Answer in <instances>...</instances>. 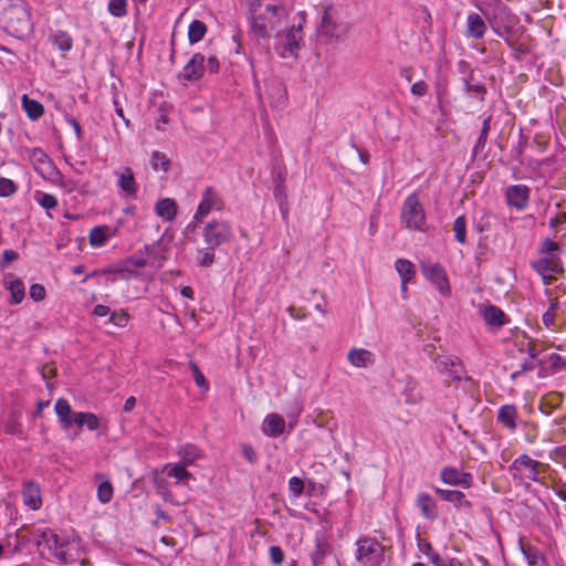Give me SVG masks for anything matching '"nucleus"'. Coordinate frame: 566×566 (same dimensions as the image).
<instances>
[{
    "label": "nucleus",
    "mask_w": 566,
    "mask_h": 566,
    "mask_svg": "<svg viewBox=\"0 0 566 566\" xmlns=\"http://www.w3.org/2000/svg\"><path fill=\"white\" fill-rule=\"evenodd\" d=\"M286 10L279 3L252 4L250 18V32L258 40L279 38L283 30Z\"/></svg>",
    "instance_id": "obj_1"
},
{
    "label": "nucleus",
    "mask_w": 566,
    "mask_h": 566,
    "mask_svg": "<svg viewBox=\"0 0 566 566\" xmlns=\"http://www.w3.org/2000/svg\"><path fill=\"white\" fill-rule=\"evenodd\" d=\"M562 247L549 238L543 239L537 247L538 258L530 266L542 277L545 285L552 284L554 276L564 272L560 255Z\"/></svg>",
    "instance_id": "obj_2"
},
{
    "label": "nucleus",
    "mask_w": 566,
    "mask_h": 566,
    "mask_svg": "<svg viewBox=\"0 0 566 566\" xmlns=\"http://www.w3.org/2000/svg\"><path fill=\"white\" fill-rule=\"evenodd\" d=\"M3 23L4 30L17 39H24L33 31V22L24 0H4Z\"/></svg>",
    "instance_id": "obj_3"
},
{
    "label": "nucleus",
    "mask_w": 566,
    "mask_h": 566,
    "mask_svg": "<svg viewBox=\"0 0 566 566\" xmlns=\"http://www.w3.org/2000/svg\"><path fill=\"white\" fill-rule=\"evenodd\" d=\"M355 547V560L359 566H382L386 547L376 537L360 536Z\"/></svg>",
    "instance_id": "obj_4"
},
{
    "label": "nucleus",
    "mask_w": 566,
    "mask_h": 566,
    "mask_svg": "<svg viewBox=\"0 0 566 566\" xmlns=\"http://www.w3.org/2000/svg\"><path fill=\"white\" fill-rule=\"evenodd\" d=\"M219 69L220 62L217 56L212 55L206 59L202 53H195L182 67L178 77L186 82H197L201 80L206 73H218Z\"/></svg>",
    "instance_id": "obj_5"
},
{
    "label": "nucleus",
    "mask_w": 566,
    "mask_h": 566,
    "mask_svg": "<svg viewBox=\"0 0 566 566\" xmlns=\"http://www.w3.org/2000/svg\"><path fill=\"white\" fill-rule=\"evenodd\" d=\"M401 223L409 230L424 232L427 230V219L424 209L416 192L409 195L401 207Z\"/></svg>",
    "instance_id": "obj_6"
},
{
    "label": "nucleus",
    "mask_w": 566,
    "mask_h": 566,
    "mask_svg": "<svg viewBox=\"0 0 566 566\" xmlns=\"http://www.w3.org/2000/svg\"><path fill=\"white\" fill-rule=\"evenodd\" d=\"M232 237V228L230 223L223 219H212L202 228L205 244L214 249L230 242Z\"/></svg>",
    "instance_id": "obj_7"
},
{
    "label": "nucleus",
    "mask_w": 566,
    "mask_h": 566,
    "mask_svg": "<svg viewBox=\"0 0 566 566\" xmlns=\"http://www.w3.org/2000/svg\"><path fill=\"white\" fill-rule=\"evenodd\" d=\"M224 209V200L221 193L213 187L209 186L202 191L201 200L197 207V210L192 217V221L189 227H196L202 222L212 211L220 212Z\"/></svg>",
    "instance_id": "obj_8"
},
{
    "label": "nucleus",
    "mask_w": 566,
    "mask_h": 566,
    "mask_svg": "<svg viewBox=\"0 0 566 566\" xmlns=\"http://www.w3.org/2000/svg\"><path fill=\"white\" fill-rule=\"evenodd\" d=\"M54 411L61 427L65 431H70L73 426H76L77 431L74 433V437L80 434L82 428L85 426V412L73 411L70 402L64 398H59L55 401Z\"/></svg>",
    "instance_id": "obj_9"
},
{
    "label": "nucleus",
    "mask_w": 566,
    "mask_h": 566,
    "mask_svg": "<svg viewBox=\"0 0 566 566\" xmlns=\"http://www.w3.org/2000/svg\"><path fill=\"white\" fill-rule=\"evenodd\" d=\"M25 151L34 170L43 179L54 181L56 178L61 177L60 170L42 148L33 147L25 149Z\"/></svg>",
    "instance_id": "obj_10"
},
{
    "label": "nucleus",
    "mask_w": 566,
    "mask_h": 566,
    "mask_svg": "<svg viewBox=\"0 0 566 566\" xmlns=\"http://www.w3.org/2000/svg\"><path fill=\"white\" fill-rule=\"evenodd\" d=\"M433 363L439 374L448 376L454 382H460L467 374L464 364L458 356L439 355L433 358Z\"/></svg>",
    "instance_id": "obj_11"
},
{
    "label": "nucleus",
    "mask_w": 566,
    "mask_h": 566,
    "mask_svg": "<svg viewBox=\"0 0 566 566\" xmlns=\"http://www.w3.org/2000/svg\"><path fill=\"white\" fill-rule=\"evenodd\" d=\"M421 272L442 295H450L451 289L447 272L440 263H422Z\"/></svg>",
    "instance_id": "obj_12"
},
{
    "label": "nucleus",
    "mask_w": 566,
    "mask_h": 566,
    "mask_svg": "<svg viewBox=\"0 0 566 566\" xmlns=\"http://www.w3.org/2000/svg\"><path fill=\"white\" fill-rule=\"evenodd\" d=\"M531 197V189L526 185H512L505 190L506 203L515 208L517 211H523L527 208Z\"/></svg>",
    "instance_id": "obj_13"
},
{
    "label": "nucleus",
    "mask_w": 566,
    "mask_h": 566,
    "mask_svg": "<svg viewBox=\"0 0 566 566\" xmlns=\"http://www.w3.org/2000/svg\"><path fill=\"white\" fill-rule=\"evenodd\" d=\"M344 27L337 22L335 12L332 7H326L323 10L318 32L327 38H339L344 33Z\"/></svg>",
    "instance_id": "obj_14"
},
{
    "label": "nucleus",
    "mask_w": 566,
    "mask_h": 566,
    "mask_svg": "<svg viewBox=\"0 0 566 566\" xmlns=\"http://www.w3.org/2000/svg\"><path fill=\"white\" fill-rule=\"evenodd\" d=\"M440 479L443 483L468 489L472 484L471 473L463 472L454 467H444L440 471Z\"/></svg>",
    "instance_id": "obj_15"
},
{
    "label": "nucleus",
    "mask_w": 566,
    "mask_h": 566,
    "mask_svg": "<svg viewBox=\"0 0 566 566\" xmlns=\"http://www.w3.org/2000/svg\"><path fill=\"white\" fill-rule=\"evenodd\" d=\"M23 504L32 510L38 511L42 506V490L39 483L34 481H27L23 483L22 491Z\"/></svg>",
    "instance_id": "obj_16"
},
{
    "label": "nucleus",
    "mask_w": 566,
    "mask_h": 566,
    "mask_svg": "<svg viewBox=\"0 0 566 566\" xmlns=\"http://www.w3.org/2000/svg\"><path fill=\"white\" fill-rule=\"evenodd\" d=\"M538 462L536 460H533L527 454H522L517 457L512 464L510 465L509 470L512 473L513 478H517V472L520 470V467H523L526 469L527 473L525 474V478L528 480H532L534 482L538 481Z\"/></svg>",
    "instance_id": "obj_17"
},
{
    "label": "nucleus",
    "mask_w": 566,
    "mask_h": 566,
    "mask_svg": "<svg viewBox=\"0 0 566 566\" xmlns=\"http://www.w3.org/2000/svg\"><path fill=\"white\" fill-rule=\"evenodd\" d=\"M415 505L428 521H434L439 515L436 500L426 492H420L415 499Z\"/></svg>",
    "instance_id": "obj_18"
},
{
    "label": "nucleus",
    "mask_w": 566,
    "mask_h": 566,
    "mask_svg": "<svg viewBox=\"0 0 566 566\" xmlns=\"http://www.w3.org/2000/svg\"><path fill=\"white\" fill-rule=\"evenodd\" d=\"M117 175V186L119 189L130 198H135L138 191V186L135 180L133 170L129 167H123Z\"/></svg>",
    "instance_id": "obj_19"
},
{
    "label": "nucleus",
    "mask_w": 566,
    "mask_h": 566,
    "mask_svg": "<svg viewBox=\"0 0 566 566\" xmlns=\"http://www.w3.org/2000/svg\"><path fill=\"white\" fill-rule=\"evenodd\" d=\"M118 227L111 228L109 226H95L90 230L88 241L93 248H102L105 245L109 238L117 234Z\"/></svg>",
    "instance_id": "obj_20"
},
{
    "label": "nucleus",
    "mask_w": 566,
    "mask_h": 566,
    "mask_svg": "<svg viewBox=\"0 0 566 566\" xmlns=\"http://www.w3.org/2000/svg\"><path fill=\"white\" fill-rule=\"evenodd\" d=\"M488 30L484 19L475 12H470L467 18L465 35L470 39H482Z\"/></svg>",
    "instance_id": "obj_21"
},
{
    "label": "nucleus",
    "mask_w": 566,
    "mask_h": 566,
    "mask_svg": "<svg viewBox=\"0 0 566 566\" xmlns=\"http://www.w3.org/2000/svg\"><path fill=\"white\" fill-rule=\"evenodd\" d=\"M39 543H45L49 549L54 551V555L62 562H66V553L60 537L50 528H45L40 534Z\"/></svg>",
    "instance_id": "obj_22"
},
{
    "label": "nucleus",
    "mask_w": 566,
    "mask_h": 566,
    "mask_svg": "<svg viewBox=\"0 0 566 566\" xmlns=\"http://www.w3.org/2000/svg\"><path fill=\"white\" fill-rule=\"evenodd\" d=\"M518 412L515 405H503L499 408L496 420L510 431H515L517 428Z\"/></svg>",
    "instance_id": "obj_23"
},
{
    "label": "nucleus",
    "mask_w": 566,
    "mask_h": 566,
    "mask_svg": "<svg viewBox=\"0 0 566 566\" xmlns=\"http://www.w3.org/2000/svg\"><path fill=\"white\" fill-rule=\"evenodd\" d=\"M285 430V420L277 413L268 415L262 423V432L270 438L282 434Z\"/></svg>",
    "instance_id": "obj_24"
},
{
    "label": "nucleus",
    "mask_w": 566,
    "mask_h": 566,
    "mask_svg": "<svg viewBox=\"0 0 566 566\" xmlns=\"http://www.w3.org/2000/svg\"><path fill=\"white\" fill-rule=\"evenodd\" d=\"M177 454L180 458V462L187 467H191L197 460L205 457L203 450L193 443H184L178 447Z\"/></svg>",
    "instance_id": "obj_25"
},
{
    "label": "nucleus",
    "mask_w": 566,
    "mask_h": 566,
    "mask_svg": "<svg viewBox=\"0 0 566 566\" xmlns=\"http://www.w3.org/2000/svg\"><path fill=\"white\" fill-rule=\"evenodd\" d=\"M4 287L10 291L11 303L20 304L25 296V286L22 280L14 277L13 274H6L3 277Z\"/></svg>",
    "instance_id": "obj_26"
},
{
    "label": "nucleus",
    "mask_w": 566,
    "mask_h": 566,
    "mask_svg": "<svg viewBox=\"0 0 566 566\" xmlns=\"http://www.w3.org/2000/svg\"><path fill=\"white\" fill-rule=\"evenodd\" d=\"M434 492L440 496L441 500L454 504L457 507L472 509V503L467 500L463 492L458 490H444L440 488H433Z\"/></svg>",
    "instance_id": "obj_27"
},
{
    "label": "nucleus",
    "mask_w": 566,
    "mask_h": 566,
    "mask_svg": "<svg viewBox=\"0 0 566 566\" xmlns=\"http://www.w3.org/2000/svg\"><path fill=\"white\" fill-rule=\"evenodd\" d=\"M483 319L486 325L502 327L509 323L506 314L495 305H488L483 310Z\"/></svg>",
    "instance_id": "obj_28"
},
{
    "label": "nucleus",
    "mask_w": 566,
    "mask_h": 566,
    "mask_svg": "<svg viewBox=\"0 0 566 566\" xmlns=\"http://www.w3.org/2000/svg\"><path fill=\"white\" fill-rule=\"evenodd\" d=\"M347 358L349 363L358 368L367 367L373 365L375 361V355L364 348H353L349 350Z\"/></svg>",
    "instance_id": "obj_29"
},
{
    "label": "nucleus",
    "mask_w": 566,
    "mask_h": 566,
    "mask_svg": "<svg viewBox=\"0 0 566 566\" xmlns=\"http://www.w3.org/2000/svg\"><path fill=\"white\" fill-rule=\"evenodd\" d=\"M155 212L165 221H172L177 216L178 207L174 199L164 198L155 205Z\"/></svg>",
    "instance_id": "obj_30"
},
{
    "label": "nucleus",
    "mask_w": 566,
    "mask_h": 566,
    "mask_svg": "<svg viewBox=\"0 0 566 566\" xmlns=\"http://www.w3.org/2000/svg\"><path fill=\"white\" fill-rule=\"evenodd\" d=\"M94 481L98 482L97 485V500L102 504H107L112 501L114 495V488L111 481L105 480V475L103 473H96L94 475Z\"/></svg>",
    "instance_id": "obj_31"
},
{
    "label": "nucleus",
    "mask_w": 566,
    "mask_h": 566,
    "mask_svg": "<svg viewBox=\"0 0 566 566\" xmlns=\"http://www.w3.org/2000/svg\"><path fill=\"white\" fill-rule=\"evenodd\" d=\"M187 468L188 467L180 461L177 463H167L164 467V472H166L167 476L176 479V483L179 484L192 478V474Z\"/></svg>",
    "instance_id": "obj_32"
},
{
    "label": "nucleus",
    "mask_w": 566,
    "mask_h": 566,
    "mask_svg": "<svg viewBox=\"0 0 566 566\" xmlns=\"http://www.w3.org/2000/svg\"><path fill=\"white\" fill-rule=\"evenodd\" d=\"M331 554H332L331 544L322 537H316L315 549L311 554V559H312L313 566L323 565L324 559Z\"/></svg>",
    "instance_id": "obj_33"
},
{
    "label": "nucleus",
    "mask_w": 566,
    "mask_h": 566,
    "mask_svg": "<svg viewBox=\"0 0 566 566\" xmlns=\"http://www.w3.org/2000/svg\"><path fill=\"white\" fill-rule=\"evenodd\" d=\"M21 104L31 120H38L44 113L43 105L36 99L30 98L27 94L22 95Z\"/></svg>",
    "instance_id": "obj_34"
},
{
    "label": "nucleus",
    "mask_w": 566,
    "mask_h": 566,
    "mask_svg": "<svg viewBox=\"0 0 566 566\" xmlns=\"http://www.w3.org/2000/svg\"><path fill=\"white\" fill-rule=\"evenodd\" d=\"M520 547L530 566H543L545 564V557L537 547L523 545L522 541H520Z\"/></svg>",
    "instance_id": "obj_35"
},
{
    "label": "nucleus",
    "mask_w": 566,
    "mask_h": 566,
    "mask_svg": "<svg viewBox=\"0 0 566 566\" xmlns=\"http://www.w3.org/2000/svg\"><path fill=\"white\" fill-rule=\"evenodd\" d=\"M283 40L284 50L291 54L300 48V41L302 40L301 28L295 29L294 27L289 30L285 34H281L280 36Z\"/></svg>",
    "instance_id": "obj_36"
},
{
    "label": "nucleus",
    "mask_w": 566,
    "mask_h": 566,
    "mask_svg": "<svg viewBox=\"0 0 566 566\" xmlns=\"http://www.w3.org/2000/svg\"><path fill=\"white\" fill-rule=\"evenodd\" d=\"M492 31L504 40L509 46H515V40L512 39L513 28L511 25H501L495 18L488 17Z\"/></svg>",
    "instance_id": "obj_37"
},
{
    "label": "nucleus",
    "mask_w": 566,
    "mask_h": 566,
    "mask_svg": "<svg viewBox=\"0 0 566 566\" xmlns=\"http://www.w3.org/2000/svg\"><path fill=\"white\" fill-rule=\"evenodd\" d=\"M33 199L40 207H42L46 211L49 217H52L50 214V211L55 209L57 206V199L55 196L46 193L42 190H35L33 192Z\"/></svg>",
    "instance_id": "obj_38"
},
{
    "label": "nucleus",
    "mask_w": 566,
    "mask_h": 566,
    "mask_svg": "<svg viewBox=\"0 0 566 566\" xmlns=\"http://www.w3.org/2000/svg\"><path fill=\"white\" fill-rule=\"evenodd\" d=\"M217 249L211 248L209 245L197 248V256L196 263L200 268H210L216 261V251Z\"/></svg>",
    "instance_id": "obj_39"
},
{
    "label": "nucleus",
    "mask_w": 566,
    "mask_h": 566,
    "mask_svg": "<svg viewBox=\"0 0 566 566\" xmlns=\"http://www.w3.org/2000/svg\"><path fill=\"white\" fill-rule=\"evenodd\" d=\"M51 39L53 45L63 53L71 51L73 48V39L65 31H56L55 33L52 34Z\"/></svg>",
    "instance_id": "obj_40"
},
{
    "label": "nucleus",
    "mask_w": 566,
    "mask_h": 566,
    "mask_svg": "<svg viewBox=\"0 0 566 566\" xmlns=\"http://www.w3.org/2000/svg\"><path fill=\"white\" fill-rule=\"evenodd\" d=\"M491 120H492V116L489 115L488 117H485L483 119V123H482V128H481V132H480V135L473 146V149H472V154L473 156L475 157L480 151L483 150V148L485 147V144H486V139H488V136H489V133H490V129H491Z\"/></svg>",
    "instance_id": "obj_41"
},
{
    "label": "nucleus",
    "mask_w": 566,
    "mask_h": 566,
    "mask_svg": "<svg viewBox=\"0 0 566 566\" xmlns=\"http://www.w3.org/2000/svg\"><path fill=\"white\" fill-rule=\"evenodd\" d=\"M207 33V25L200 20H193L188 27V40L190 44L201 41Z\"/></svg>",
    "instance_id": "obj_42"
},
{
    "label": "nucleus",
    "mask_w": 566,
    "mask_h": 566,
    "mask_svg": "<svg viewBox=\"0 0 566 566\" xmlns=\"http://www.w3.org/2000/svg\"><path fill=\"white\" fill-rule=\"evenodd\" d=\"M395 269L401 281H410L416 274L415 265L407 259H398L395 262Z\"/></svg>",
    "instance_id": "obj_43"
},
{
    "label": "nucleus",
    "mask_w": 566,
    "mask_h": 566,
    "mask_svg": "<svg viewBox=\"0 0 566 566\" xmlns=\"http://www.w3.org/2000/svg\"><path fill=\"white\" fill-rule=\"evenodd\" d=\"M560 370H566V358L559 354L553 353L547 356L546 374H556Z\"/></svg>",
    "instance_id": "obj_44"
},
{
    "label": "nucleus",
    "mask_w": 566,
    "mask_h": 566,
    "mask_svg": "<svg viewBox=\"0 0 566 566\" xmlns=\"http://www.w3.org/2000/svg\"><path fill=\"white\" fill-rule=\"evenodd\" d=\"M150 165L155 171L167 172L170 167V161L164 153L154 151L151 154Z\"/></svg>",
    "instance_id": "obj_45"
},
{
    "label": "nucleus",
    "mask_w": 566,
    "mask_h": 566,
    "mask_svg": "<svg viewBox=\"0 0 566 566\" xmlns=\"http://www.w3.org/2000/svg\"><path fill=\"white\" fill-rule=\"evenodd\" d=\"M453 231L455 240L464 244L467 243V220L464 216L458 217L453 222Z\"/></svg>",
    "instance_id": "obj_46"
},
{
    "label": "nucleus",
    "mask_w": 566,
    "mask_h": 566,
    "mask_svg": "<svg viewBox=\"0 0 566 566\" xmlns=\"http://www.w3.org/2000/svg\"><path fill=\"white\" fill-rule=\"evenodd\" d=\"M464 87L467 93L479 97L480 99L484 98V95L486 94V88L483 84L480 82L474 83L472 81V77L470 80L464 78Z\"/></svg>",
    "instance_id": "obj_47"
},
{
    "label": "nucleus",
    "mask_w": 566,
    "mask_h": 566,
    "mask_svg": "<svg viewBox=\"0 0 566 566\" xmlns=\"http://www.w3.org/2000/svg\"><path fill=\"white\" fill-rule=\"evenodd\" d=\"M108 12L116 18L127 14V0H109Z\"/></svg>",
    "instance_id": "obj_48"
},
{
    "label": "nucleus",
    "mask_w": 566,
    "mask_h": 566,
    "mask_svg": "<svg viewBox=\"0 0 566 566\" xmlns=\"http://www.w3.org/2000/svg\"><path fill=\"white\" fill-rule=\"evenodd\" d=\"M403 395L406 396V401L408 403H416L420 399L419 392L417 391V384L410 377L407 378V384H406V387L403 390Z\"/></svg>",
    "instance_id": "obj_49"
},
{
    "label": "nucleus",
    "mask_w": 566,
    "mask_h": 566,
    "mask_svg": "<svg viewBox=\"0 0 566 566\" xmlns=\"http://www.w3.org/2000/svg\"><path fill=\"white\" fill-rule=\"evenodd\" d=\"M18 190L17 185L9 178L0 177V197H10Z\"/></svg>",
    "instance_id": "obj_50"
},
{
    "label": "nucleus",
    "mask_w": 566,
    "mask_h": 566,
    "mask_svg": "<svg viewBox=\"0 0 566 566\" xmlns=\"http://www.w3.org/2000/svg\"><path fill=\"white\" fill-rule=\"evenodd\" d=\"M289 490L294 496H300L304 491V483L302 479L292 476L289 480Z\"/></svg>",
    "instance_id": "obj_51"
},
{
    "label": "nucleus",
    "mask_w": 566,
    "mask_h": 566,
    "mask_svg": "<svg viewBox=\"0 0 566 566\" xmlns=\"http://www.w3.org/2000/svg\"><path fill=\"white\" fill-rule=\"evenodd\" d=\"M109 322L116 326L124 327L128 323V314L124 311L113 312Z\"/></svg>",
    "instance_id": "obj_52"
},
{
    "label": "nucleus",
    "mask_w": 566,
    "mask_h": 566,
    "mask_svg": "<svg viewBox=\"0 0 566 566\" xmlns=\"http://www.w3.org/2000/svg\"><path fill=\"white\" fill-rule=\"evenodd\" d=\"M85 426L90 431H95L99 428V418L93 412H85Z\"/></svg>",
    "instance_id": "obj_53"
},
{
    "label": "nucleus",
    "mask_w": 566,
    "mask_h": 566,
    "mask_svg": "<svg viewBox=\"0 0 566 566\" xmlns=\"http://www.w3.org/2000/svg\"><path fill=\"white\" fill-rule=\"evenodd\" d=\"M270 559L273 564L280 565L284 559V553L280 546H271L269 549Z\"/></svg>",
    "instance_id": "obj_54"
},
{
    "label": "nucleus",
    "mask_w": 566,
    "mask_h": 566,
    "mask_svg": "<svg viewBox=\"0 0 566 566\" xmlns=\"http://www.w3.org/2000/svg\"><path fill=\"white\" fill-rule=\"evenodd\" d=\"M30 296L35 302L42 301L45 297V289L41 284H32L30 286Z\"/></svg>",
    "instance_id": "obj_55"
},
{
    "label": "nucleus",
    "mask_w": 566,
    "mask_h": 566,
    "mask_svg": "<svg viewBox=\"0 0 566 566\" xmlns=\"http://www.w3.org/2000/svg\"><path fill=\"white\" fill-rule=\"evenodd\" d=\"M18 258H19L18 252H15L13 250H4V252L2 254V261L0 263V268L2 270H4L6 268L9 266V264L11 262L15 261Z\"/></svg>",
    "instance_id": "obj_56"
},
{
    "label": "nucleus",
    "mask_w": 566,
    "mask_h": 566,
    "mask_svg": "<svg viewBox=\"0 0 566 566\" xmlns=\"http://www.w3.org/2000/svg\"><path fill=\"white\" fill-rule=\"evenodd\" d=\"M241 452H242L243 458L249 463H255L256 462L258 454H256V452L254 451V449L250 444H243L242 449H241Z\"/></svg>",
    "instance_id": "obj_57"
},
{
    "label": "nucleus",
    "mask_w": 566,
    "mask_h": 566,
    "mask_svg": "<svg viewBox=\"0 0 566 566\" xmlns=\"http://www.w3.org/2000/svg\"><path fill=\"white\" fill-rule=\"evenodd\" d=\"M192 370H193V379H195V382L196 385L199 387V388H202V389H208V384H207V380L203 376V374L200 371V369L198 368L197 365H193L192 366Z\"/></svg>",
    "instance_id": "obj_58"
},
{
    "label": "nucleus",
    "mask_w": 566,
    "mask_h": 566,
    "mask_svg": "<svg viewBox=\"0 0 566 566\" xmlns=\"http://www.w3.org/2000/svg\"><path fill=\"white\" fill-rule=\"evenodd\" d=\"M412 95L417 97H422L428 93V85L423 81H419L412 84L411 86Z\"/></svg>",
    "instance_id": "obj_59"
},
{
    "label": "nucleus",
    "mask_w": 566,
    "mask_h": 566,
    "mask_svg": "<svg viewBox=\"0 0 566 566\" xmlns=\"http://www.w3.org/2000/svg\"><path fill=\"white\" fill-rule=\"evenodd\" d=\"M545 294L549 298V306L547 308L548 312L555 313L557 315L558 311L562 310L563 303L558 301V297H552L551 296V290L546 289Z\"/></svg>",
    "instance_id": "obj_60"
},
{
    "label": "nucleus",
    "mask_w": 566,
    "mask_h": 566,
    "mask_svg": "<svg viewBox=\"0 0 566 566\" xmlns=\"http://www.w3.org/2000/svg\"><path fill=\"white\" fill-rule=\"evenodd\" d=\"M6 432L9 434H20L22 432V424L15 419H10L6 423Z\"/></svg>",
    "instance_id": "obj_61"
},
{
    "label": "nucleus",
    "mask_w": 566,
    "mask_h": 566,
    "mask_svg": "<svg viewBox=\"0 0 566 566\" xmlns=\"http://www.w3.org/2000/svg\"><path fill=\"white\" fill-rule=\"evenodd\" d=\"M526 352L532 359H537L543 353V349L539 348L534 340H531L526 345Z\"/></svg>",
    "instance_id": "obj_62"
},
{
    "label": "nucleus",
    "mask_w": 566,
    "mask_h": 566,
    "mask_svg": "<svg viewBox=\"0 0 566 566\" xmlns=\"http://www.w3.org/2000/svg\"><path fill=\"white\" fill-rule=\"evenodd\" d=\"M66 123L74 129L77 140L82 139V127L80 123L72 116L65 117Z\"/></svg>",
    "instance_id": "obj_63"
},
{
    "label": "nucleus",
    "mask_w": 566,
    "mask_h": 566,
    "mask_svg": "<svg viewBox=\"0 0 566 566\" xmlns=\"http://www.w3.org/2000/svg\"><path fill=\"white\" fill-rule=\"evenodd\" d=\"M551 458H552L553 460L566 458V443H565V444H563V446H558V447H556V448L551 452Z\"/></svg>",
    "instance_id": "obj_64"
}]
</instances>
